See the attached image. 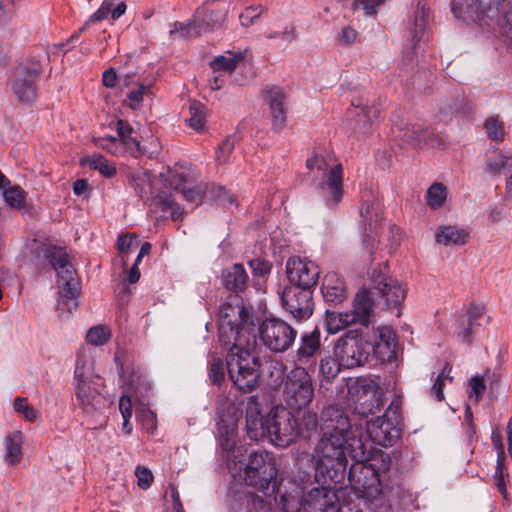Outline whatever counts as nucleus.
Returning a JSON list of instances; mask_svg holds the SVG:
<instances>
[{"label": "nucleus", "instance_id": "f257e3e1", "mask_svg": "<svg viewBox=\"0 0 512 512\" xmlns=\"http://www.w3.org/2000/svg\"><path fill=\"white\" fill-rule=\"evenodd\" d=\"M221 280L223 286L235 295H230L220 306L219 342L229 347L226 365L231 381L240 391L251 392L258 384L260 361L254 354L253 312L239 296L246 289L249 276L242 264H234L222 271Z\"/></svg>", "mask_w": 512, "mask_h": 512}, {"label": "nucleus", "instance_id": "f03ea898", "mask_svg": "<svg viewBox=\"0 0 512 512\" xmlns=\"http://www.w3.org/2000/svg\"><path fill=\"white\" fill-rule=\"evenodd\" d=\"M321 437L314 449L315 477L317 481L327 480L338 484L346 477L347 454L353 458L357 447L354 440H362L356 434L346 412L329 405L321 412Z\"/></svg>", "mask_w": 512, "mask_h": 512}, {"label": "nucleus", "instance_id": "7ed1b4c3", "mask_svg": "<svg viewBox=\"0 0 512 512\" xmlns=\"http://www.w3.org/2000/svg\"><path fill=\"white\" fill-rule=\"evenodd\" d=\"M45 256L57 273L59 297L56 309L59 316L63 317L78 308V297L81 293L80 281L65 249L51 247L46 250Z\"/></svg>", "mask_w": 512, "mask_h": 512}, {"label": "nucleus", "instance_id": "20e7f679", "mask_svg": "<svg viewBox=\"0 0 512 512\" xmlns=\"http://www.w3.org/2000/svg\"><path fill=\"white\" fill-rule=\"evenodd\" d=\"M74 380L77 407L87 416L100 414L106 406V397L100 391L103 383L99 376L92 374L84 359H77Z\"/></svg>", "mask_w": 512, "mask_h": 512}, {"label": "nucleus", "instance_id": "39448f33", "mask_svg": "<svg viewBox=\"0 0 512 512\" xmlns=\"http://www.w3.org/2000/svg\"><path fill=\"white\" fill-rule=\"evenodd\" d=\"M357 447L353 450V463L351 464L347 477L351 488L358 498L366 504L368 500L375 499L381 493V479L365 464V452L361 450L362 440H354Z\"/></svg>", "mask_w": 512, "mask_h": 512}, {"label": "nucleus", "instance_id": "423d86ee", "mask_svg": "<svg viewBox=\"0 0 512 512\" xmlns=\"http://www.w3.org/2000/svg\"><path fill=\"white\" fill-rule=\"evenodd\" d=\"M314 398V385L311 375L301 366L291 369L282 381V399L287 408L301 410Z\"/></svg>", "mask_w": 512, "mask_h": 512}, {"label": "nucleus", "instance_id": "0eeeda50", "mask_svg": "<svg viewBox=\"0 0 512 512\" xmlns=\"http://www.w3.org/2000/svg\"><path fill=\"white\" fill-rule=\"evenodd\" d=\"M306 167L309 171H318L326 175V179L319 183L320 189L325 197L326 206L334 209L338 206L344 195L343 189V166L338 163L328 170L327 159L316 152L306 160Z\"/></svg>", "mask_w": 512, "mask_h": 512}, {"label": "nucleus", "instance_id": "6e6552de", "mask_svg": "<svg viewBox=\"0 0 512 512\" xmlns=\"http://www.w3.org/2000/svg\"><path fill=\"white\" fill-rule=\"evenodd\" d=\"M277 468L274 459L265 451H255L250 454L244 471L246 485L252 486L264 494L277 483Z\"/></svg>", "mask_w": 512, "mask_h": 512}, {"label": "nucleus", "instance_id": "1a4fd4ad", "mask_svg": "<svg viewBox=\"0 0 512 512\" xmlns=\"http://www.w3.org/2000/svg\"><path fill=\"white\" fill-rule=\"evenodd\" d=\"M40 73L41 63L35 59H28L14 69L9 84L19 101L24 103L35 101Z\"/></svg>", "mask_w": 512, "mask_h": 512}, {"label": "nucleus", "instance_id": "9d476101", "mask_svg": "<svg viewBox=\"0 0 512 512\" xmlns=\"http://www.w3.org/2000/svg\"><path fill=\"white\" fill-rule=\"evenodd\" d=\"M372 344L356 331H348L335 346V355L343 368L352 369L367 363Z\"/></svg>", "mask_w": 512, "mask_h": 512}, {"label": "nucleus", "instance_id": "9b49d317", "mask_svg": "<svg viewBox=\"0 0 512 512\" xmlns=\"http://www.w3.org/2000/svg\"><path fill=\"white\" fill-rule=\"evenodd\" d=\"M284 406H275L267 414L268 440L277 447H287L297 438L296 418Z\"/></svg>", "mask_w": 512, "mask_h": 512}, {"label": "nucleus", "instance_id": "f8f14e48", "mask_svg": "<svg viewBox=\"0 0 512 512\" xmlns=\"http://www.w3.org/2000/svg\"><path fill=\"white\" fill-rule=\"evenodd\" d=\"M263 344L273 352H285L294 343L297 331L280 318H267L258 328Z\"/></svg>", "mask_w": 512, "mask_h": 512}, {"label": "nucleus", "instance_id": "ddd939ff", "mask_svg": "<svg viewBox=\"0 0 512 512\" xmlns=\"http://www.w3.org/2000/svg\"><path fill=\"white\" fill-rule=\"evenodd\" d=\"M281 303L297 321L307 320L314 311L313 291L298 286H288L281 294Z\"/></svg>", "mask_w": 512, "mask_h": 512}, {"label": "nucleus", "instance_id": "4468645a", "mask_svg": "<svg viewBox=\"0 0 512 512\" xmlns=\"http://www.w3.org/2000/svg\"><path fill=\"white\" fill-rule=\"evenodd\" d=\"M269 498H273L277 507L284 512H299L303 510L304 489L295 481L281 480L273 488L265 493Z\"/></svg>", "mask_w": 512, "mask_h": 512}, {"label": "nucleus", "instance_id": "2eb2a0df", "mask_svg": "<svg viewBox=\"0 0 512 512\" xmlns=\"http://www.w3.org/2000/svg\"><path fill=\"white\" fill-rule=\"evenodd\" d=\"M290 286H298L312 290L319 278L318 266L309 260L299 257L290 258L286 264Z\"/></svg>", "mask_w": 512, "mask_h": 512}, {"label": "nucleus", "instance_id": "dca6fc26", "mask_svg": "<svg viewBox=\"0 0 512 512\" xmlns=\"http://www.w3.org/2000/svg\"><path fill=\"white\" fill-rule=\"evenodd\" d=\"M303 512H341L338 496L330 486L314 487L304 493Z\"/></svg>", "mask_w": 512, "mask_h": 512}, {"label": "nucleus", "instance_id": "f3484780", "mask_svg": "<svg viewBox=\"0 0 512 512\" xmlns=\"http://www.w3.org/2000/svg\"><path fill=\"white\" fill-rule=\"evenodd\" d=\"M228 7L222 0L207 1L194 14L199 34L220 27L226 20Z\"/></svg>", "mask_w": 512, "mask_h": 512}, {"label": "nucleus", "instance_id": "a211bd4d", "mask_svg": "<svg viewBox=\"0 0 512 512\" xmlns=\"http://www.w3.org/2000/svg\"><path fill=\"white\" fill-rule=\"evenodd\" d=\"M372 290L375 295L384 299L388 308H399L406 297V290L402 285L391 277L382 273L373 274Z\"/></svg>", "mask_w": 512, "mask_h": 512}, {"label": "nucleus", "instance_id": "6ab92c4d", "mask_svg": "<svg viewBox=\"0 0 512 512\" xmlns=\"http://www.w3.org/2000/svg\"><path fill=\"white\" fill-rule=\"evenodd\" d=\"M367 434L374 444L389 447L400 437V423L385 416H379L367 422Z\"/></svg>", "mask_w": 512, "mask_h": 512}, {"label": "nucleus", "instance_id": "aec40b11", "mask_svg": "<svg viewBox=\"0 0 512 512\" xmlns=\"http://www.w3.org/2000/svg\"><path fill=\"white\" fill-rule=\"evenodd\" d=\"M263 94L269 106L272 129L275 132H279L285 127L287 121L286 95L277 86L265 88Z\"/></svg>", "mask_w": 512, "mask_h": 512}, {"label": "nucleus", "instance_id": "412c9836", "mask_svg": "<svg viewBox=\"0 0 512 512\" xmlns=\"http://www.w3.org/2000/svg\"><path fill=\"white\" fill-rule=\"evenodd\" d=\"M320 348L321 333L317 327L310 332L302 333L295 354V362L299 364L298 366L313 363Z\"/></svg>", "mask_w": 512, "mask_h": 512}, {"label": "nucleus", "instance_id": "4be33fe9", "mask_svg": "<svg viewBox=\"0 0 512 512\" xmlns=\"http://www.w3.org/2000/svg\"><path fill=\"white\" fill-rule=\"evenodd\" d=\"M485 316V308L481 305L470 304L465 316L457 321V337L462 342L471 344L472 336L481 326V320Z\"/></svg>", "mask_w": 512, "mask_h": 512}, {"label": "nucleus", "instance_id": "5701e85b", "mask_svg": "<svg viewBox=\"0 0 512 512\" xmlns=\"http://www.w3.org/2000/svg\"><path fill=\"white\" fill-rule=\"evenodd\" d=\"M360 216L366 232L376 233L378 226L383 220L381 204L372 193L362 195V205L360 207Z\"/></svg>", "mask_w": 512, "mask_h": 512}, {"label": "nucleus", "instance_id": "b1692460", "mask_svg": "<svg viewBox=\"0 0 512 512\" xmlns=\"http://www.w3.org/2000/svg\"><path fill=\"white\" fill-rule=\"evenodd\" d=\"M321 293L326 303L336 306L347 298V289L344 279L336 272H328L321 285Z\"/></svg>", "mask_w": 512, "mask_h": 512}, {"label": "nucleus", "instance_id": "393cba45", "mask_svg": "<svg viewBox=\"0 0 512 512\" xmlns=\"http://www.w3.org/2000/svg\"><path fill=\"white\" fill-rule=\"evenodd\" d=\"M378 340L372 345L371 351L381 361L391 362L396 357V334L391 327L383 326L376 329Z\"/></svg>", "mask_w": 512, "mask_h": 512}, {"label": "nucleus", "instance_id": "a878e982", "mask_svg": "<svg viewBox=\"0 0 512 512\" xmlns=\"http://www.w3.org/2000/svg\"><path fill=\"white\" fill-rule=\"evenodd\" d=\"M429 8L425 3L419 2L414 17L408 22V37L413 49L426 39L427 25L429 20Z\"/></svg>", "mask_w": 512, "mask_h": 512}, {"label": "nucleus", "instance_id": "bb28decb", "mask_svg": "<svg viewBox=\"0 0 512 512\" xmlns=\"http://www.w3.org/2000/svg\"><path fill=\"white\" fill-rule=\"evenodd\" d=\"M372 295H375L372 289H362L355 295L353 310L349 311L350 314H354L355 323L368 326L374 306Z\"/></svg>", "mask_w": 512, "mask_h": 512}, {"label": "nucleus", "instance_id": "cd10ccee", "mask_svg": "<svg viewBox=\"0 0 512 512\" xmlns=\"http://www.w3.org/2000/svg\"><path fill=\"white\" fill-rule=\"evenodd\" d=\"M115 128L118 134V142H121L132 156L138 157L143 154L137 132L128 121L117 120Z\"/></svg>", "mask_w": 512, "mask_h": 512}, {"label": "nucleus", "instance_id": "c85d7f7f", "mask_svg": "<svg viewBox=\"0 0 512 512\" xmlns=\"http://www.w3.org/2000/svg\"><path fill=\"white\" fill-rule=\"evenodd\" d=\"M347 389L348 394L353 400L354 404L357 403L358 400L361 401L366 399L368 396L381 390L379 385L373 379L366 377L349 379L347 382Z\"/></svg>", "mask_w": 512, "mask_h": 512}, {"label": "nucleus", "instance_id": "c756f323", "mask_svg": "<svg viewBox=\"0 0 512 512\" xmlns=\"http://www.w3.org/2000/svg\"><path fill=\"white\" fill-rule=\"evenodd\" d=\"M362 449L365 452V464L369 468H374V472L381 477V473L389 470L391 465L390 456L381 450H371L367 443L362 439Z\"/></svg>", "mask_w": 512, "mask_h": 512}, {"label": "nucleus", "instance_id": "7c9ffc66", "mask_svg": "<svg viewBox=\"0 0 512 512\" xmlns=\"http://www.w3.org/2000/svg\"><path fill=\"white\" fill-rule=\"evenodd\" d=\"M152 206L163 213H169L173 220H180L183 216V209L176 203L174 196L166 191L159 192L152 201Z\"/></svg>", "mask_w": 512, "mask_h": 512}, {"label": "nucleus", "instance_id": "2f4dec72", "mask_svg": "<svg viewBox=\"0 0 512 512\" xmlns=\"http://www.w3.org/2000/svg\"><path fill=\"white\" fill-rule=\"evenodd\" d=\"M319 421L317 413L306 410L302 413L300 419L296 418L297 437L310 439L318 429Z\"/></svg>", "mask_w": 512, "mask_h": 512}, {"label": "nucleus", "instance_id": "473e14b6", "mask_svg": "<svg viewBox=\"0 0 512 512\" xmlns=\"http://www.w3.org/2000/svg\"><path fill=\"white\" fill-rule=\"evenodd\" d=\"M354 314L347 312L326 311V326L330 334H335L351 324H355Z\"/></svg>", "mask_w": 512, "mask_h": 512}, {"label": "nucleus", "instance_id": "72a5a7b5", "mask_svg": "<svg viewBox=\"0 0 512 512\" xmlns=\"http://www.w3.org/2000/svg\"><path fill=\"white\" fill-rule=\"evenodd\" d=\"M467 237L468 233L463 229H459L454 226H445L436 234V241L444 245H463L466 243Z\"/></svg>", "mask_w": 512, "mask_h": 512}, {"label": "nucleus", "instance_id": "f704fd0d", "mask_svg": "<svg viewBox=\"0 0 512 512\" xmlns=\"http://www.w3.org/2000/svg\"><path fill=\"white\" fill-rule=\"evenodd\" d=\"M82 165H87L90 169L97 170L106 178H111L116 174V167L101 154H95L81 161Z\"/></svg>", "mask_w": 512, "mask_h": 512}, {"label": "nucleus", "instance_id": "c9c22d12", "mask_svg": "<svg viewBox=\"0 0 512 512\" xmlns=\"http://www.w3.org/2000/svg\"><path fill=\"white\" fill-rule=\"evenodd\" d=\"M382 406V391L379 390L377 393H374L368 398L363 399L361 401H357L355 403V412L361 417H368L369 415H373L380 410Z\"/></svg>", "mask_w": 512, "mask_h": 512}, {"label": "nucleus", "instance_id": "e433bc0d", "mask_svg": "<svg viewBox=\"0 0 512 512\" xmlns=\"http://www.w3.org/2000/svg\"><path fill=\"white\" fill-rule=\"evenodd\" d=\"M21 442L22 434L19 431H16L5 438V459L9 464H15L20 461L22 456Z\"/></svg>", "mask_w": 512, "mask_h": 512}, {"label": "nucleus", "instance_id": "4c0bfd02", "mask_svg": "<svg viewBox=\"0 0 512 512\" xmlns=\"http://www.w3.org/2000/svg\"><path fill=\"white\" fill-rule=\"evenodd\" d=\"M244 59V55L239 52L237 54L228 52L227 55L217 56L210 65L214 72L224 71L232 72L237 64Z\"/></svg>", "mask_w": 512, "mask_h": 512}, {"label": "nucleus", "instance_id": "58836bf2", "mask_svg": "<svg viewBox=\"0 0 512 512\" xmlns=\"http://www.w3.org/2000/svg\"><path fill=\"white\" fill-rule=\"evenodd\" d=\"M268 424L267 415L265 417H258L246 420L247 435L251 440L260 441L265 438L268 439Z\"/></svg>", "mask_w": 512, "mask_h": 512}, {"label": "nucleus", "instance_id": "ea45409f", "mask_svg": "<svg viewBox=\"0 0 512 512\" xmlns=\"http://www.w3.org/2000/svg\"><path fill=\"white\" fill-rule=\"evenodd\" d=\"M117 0H103L100 7L88 19V21L79 29L78 33L73 35L72 38H77L78 34L83 32L90 23L102 21L112 16L114 8L117 6Z\"/></svg>", "mask_w": 512, "mask_h": 512}, {"label": "nucleus", "instance_id": "a19ab883", "mask_svg": "<svg viewBox=\"0 0 512 512\" xmlns=\"http://www.w3.org/2000/svg\"><path fill=\"white\" fill-rule=\"evenodd\" d=\"M427 134L428 131L421 125H411L400 129L398 136L412 146H418L426 140Z\"/></svg>", "mask_w": 512, "mask_h": 512}, {"label": "nucleus", "instance_id": "79ce46f5", "mask_svg": "<svg viewBox=\"0 0 512 512\" xmlns=\"http://www.w3.org/2000/svg\"><path fill=\"white\" fill-rule=\"evenodd\" d=\"M447 197V189L442 183L432 184L426 193L427 205L432 209L442 207Z\"/></svg>", "mask_w": 512, "mask_h": 512}, {"label": "nucleus", "instance_id": "37998d69", "mask_svg": "<svg viewBox=\"0 0 512 512\" xmlns=\"http://www.w3.org/2000/svg\"><path fill=\"white\" fill-rule=\"evenodd\" d=\"M190 117L188 125L195 131H201L205 126V106L200 102L193 101L189 106Z\"/></svg>", "mask_w": 512, "mask_h": 512}, {"label": "nucleus", "instance_id": "c03bdc74", "mask_svg": "<svg viewBox=\"0 0 512 512\" xmlns=\"http://www.w3.org/2000/svg\"><path fill=\"white\" fill-rule=\"evenodd\" d=\"M160 176L164 184L169 186L175 192H179L185 186V175L176 169L168 167L166 171L161 172Z\"/></svg>", "mask_w": 512, "mask_h": 512}, {"label": "nucleus", "instance_id": "a18cd8bd", "mask_svg": "<svg viewBox=\"0 0 512 512\" xmlns=\"http://www.w3.org/2000/svg\"><path fill=\"white\" fill-rule=\"evenodd\" d=\"M509 159L510 157L501 152H494L486 159L485 171L490 175H497L508 165Z\"/></svg>", "mask_w": 512, "mask_h": 512}, {"label": "nucleus", "instance_id": "49530a36", "mask_svg": "<svg viewBox=\"0 0 512 512\" xmlns=\"http://www.w3.org/2000/svg\"><path fill=\"white\" fill-rule=\"evenodd\" d=\"M341 367L340 359L328 356L321 359L319 370L324 379L332 380L339 374Z\"/></svg>", "mask_w": 512, "mask_h": 512}, {"label": "nucleus", "instance_id": "de8ad7c7", "mask_svg": "<svg viewBox=\"0 0 512 512\" xmlns=\"http://www.w3.org/2000/svg\"><path fill=\"white\" fill-rule=\"evenodd\" d=\"M111 337L110 330L102 325L92 327L88 330L86 341L95 346H101L108 342Z\"/></svg>", "mask_w": 512, "mask_h": 512}, {"label": "nucleus", "instance_id": "09e8293b", "mask_svg": "<svg viewBox=\"0 0 512 512\" xmlns=\"http://www.w3.org/2000/svg\"><path fill=\"white\" fill-rule=\"evenodd\" d=\"M13 406L14 410L21 414L26 421L35 422L39 418V411L29 405L27 398L16 397Z\"/></svg>", "mask_w": 512, "mask_h": 512}, {"label": "nucleus", "instance_id": "8fccbe9b", "mask_svg": "<svg viewBox=\"0 0 512 512\" xmlns=\"http://www.w3.org/2000/svg\"><path fill=\"white\" fill-rule=\"evenodd\" d=\"M236 139L234 136H227L216 149V162L219 165L228 163L230 155L234 151Z\"/></svg>", "mask_w": 512, "mask_h": 512}, {"label": "nucleus", "instance_id": "3c124183", "mask_svg": "<svg viewBox=\"0 0 512 512\" xmlns=\"http://www.w3.org/2000/svg\"><path fill=\"white\" fill-rule=\"evenodd\" d=\"M131 183L141 198H148L151 192V177L147 172L131 177Z\"/></svg>", "mask_w": 512, "mask_h": 512}, {"label": "nucleus", "instance_id": "603ef678", "mask_svg": "<svg viewBox=\"0 0 512 512\" xmlns=\"http://www.w3.org/2000/svg\"><path fill=\"white\" fill-rule=\"evenodd\" d=\"M271 499L266 495L265 498L254 494L246 495L248 509L254 512H270Z\"/></svg>", "mask_w": 512, "mask_h": 512}, {"label": "nucleus", "instance_id": "864d4df0", "mask_svg": "<svg viewBox=\"0 0 512 512\" xmlns=\"http://www.w3.org/2000/svg\"><path fill=\"white\" fill-rule=\"evenodd\" d=\"M119 410L123 418L122 430L126 434H130L132 432V425L130 423V418L132 416V403L130 397L122 396L120 398Z\"/></svg>", "mask_w": 512, "mask_h": 512}, {"label": "nucleus", "instance_id": "5fc2aeb1", "mask_svg": "<svg viewBox=\"0 0 512 512\" xmlns=\"http://www.w3.org/2000/svg\"><path fill=\"white\" fill-rule=\"evenodd\" d=\"M484 127L488 134V137L493 141L501 142L504 139V128L503 123L498 120L496 117L488 118Z\"/></svg>", "mask_w": 512, "mask_h": 512}, {"label": "nucleus", "instance_id": "6e6d98bb", "mask_svg": "<svg viewBox=\"0 0 512 512\" xmlns=\"http://www.w3.org/2000/svg\"><path fill=\"white\" fill-rule=\"evenodd\" d=\"M385 0H354L351 8L354 11L363 10L364 16H373L377 13V8L380 7Z\"/></svg>", "mask_w": 512, "mask_h": 512}, {"label": "nucleus", "instance_id": "4d7b16f0", "mask_svg": "<svg viewBox=\"0 0 512 512\" xmlns=\"http://www.w3.org/2000/svg\"><path fill=\"white\" fill-rule=\"evenodd\" d=\"M451 372V367L448 363L445 364L442 372L437 376L433 386L431 387V395L435 397L436 400L442 401L444 400L443 386L444 379L448 378L452 381V377H449L448 374Z\"/></svg>", "mask_w": 512, "mask_h": 512}, {"label": "nucleus", "instance_id": "13d9d810", "mask_svg": "<svg viewBox=\"0 0 512 512\" xmlns=\"http://www.w3.org/2000/svg\"><path fill=\"white\" fill-rule=\"evenodd\" d=\"M4 199L12 208H20L24 203V191L20 187H11L4 191Z\"/></svg>", "mask_w": 512, "mask_h": 512}, {"label": "nucleus", "instance_id": "bf43d9fd", "mask_svg": "<svg viewBox=\"0 0 512 512\" xmlns=\"http://www.w3.org/2000/svg\"><path fill=\"white\" fill-rule=\"evenodd\" d=\"M176 32H180L184 37H196L200 35L194 17L193 20L188 23L175 22L170 33L174 34Z\"/></svg>", "mask_w": 512, "mask_h": 512}, {"label": "nucleus", "instance_id": "052dcab7", "mask_svg": "<svg viewBox=\"0 0 512 512\" xmlns=\"http://www.w3.org/2000/svg\"><path fill=\"white\" fill-rule=\"evenodd\" d=\"M252 273L255 277H265L270 274L272 269V264L265 259L255 258L248 262Z\"/></svg>", "mask_w": 512, "mask_h": 512}, {"label": "nucleus", "instance_id": "680f3d73", "mask_svg": "<svg viewBox=\"0 0 512 512\" xmlns=\"http://www.w3.org/2000/svg\"><path fill=\"white\" fill-rule=\"evenodd\" d=\"M263 11L264 7L261 5L246 8L245 11L239 15L241 25L245 27L252 25L254 20L260 17Z\"/></svg>", "mask_w": 512, "mask_h": 512}, {"label": "nucleus", "instance_id": "e2e57ef3", "mask_svg": "<svg viewBox=\"0 0 512 512\" xmlns=\"http://www.w3.org/2000/svg\"><path fill=\"white\" fill-rule=\"evenodd\" d=\"M151 85L140 84L138 87L128 93V99L131 101V108L137 109L143 101L144 95L150 92Z\"/></svg>", "mask_w": 512, "mask_h": 512}, {"label": "nucleus", "instance_id": "0e129e2a", "mask_svg": "<svg viewBox=\"0 0 512 512\" xmlns=\"http://www.w3.org/2000/svg\"><path fill=\"white\" fill-rule=\"evenodd\" d=\"M135 476L137 478L138 486L142 489H148L154 480L151 470L145 466H137L135 469Z\"/></svg>", "mask_w": 512, "mask_h": 512}, {"label": "nucleus", "instance_id": "69168bd1", "mask_svg": "<svg viewBox=\"0 0 512 512\" xmlns=\"http://www.w3.org/2000/svg\"><path fill=\"white\" fill-rule=\"evenodd\" d=\"M469 387H470L469 397L470 398L474 397L475 401L478 402L481 399V397L486 389V385L484 383V378L481 376L472 377L469 380Z\"/></svg>", "mask_w": 512, "mask_h": 512}, {"label": "nucleus", "instance_id": "338daca9", "mask_svg": "<svg viewBox=\"0 0 512 512\" xmlns=\"http://www.w3.org/2000/svg\"><path fill=\"white\" fill-rule=\"evenodd\" d=\"M93 143L112 154H116L118 149V138L114 136L93 137Z\"/></svg>", "mask_w": 512, "mask_h": 512}, {"label": "nucleus", "instance_id": "774afa93", "mask_svg": "<svg viewBox=\"0 0 512 512\" xmlns=\"http://www.w3.org/2000/svg\"><path fill=\"white\" fill-rule=\"evenodd\" d=\"M224 375L223 362L220 359H214L210 364L209 378L214 384L220 385L224 381Z\"/></svg>", "mask_w": 512, "mask_h": 512}]
</instances>
